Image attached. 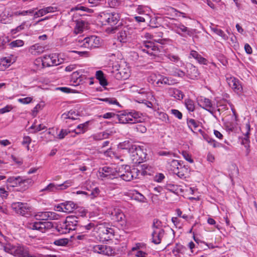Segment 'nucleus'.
Segmentation results:
<instances>
[{
	"instance_id": "f257e3e1",
	"label": "nucleus",
	"mask_w": 257,
	"mask_h": 257,
	"mask_svg": "<svg viewBox=\"0 0 257 257\" xmlns=\"http://www.w3.org/2000/svg\"><path fill=\"white\" fill-rule=\"evenodd\" d=\"M101 171L106 173L105 176H107L108 178H111V177L114 178L120 177L125 181H130L134 178H136L137 176H134V173L138 172V170L135 168L131 169L128 166H125L124 167L122 166L121 168H119L118 170L111 167L105 166L102 168Z\"/></svg>"
},
{
	"instance_id": "f03ea898",
	"label": "nucleus",
	"mask_w": 257,
	"mask_h": 257,
	"mask_svg": "<svg viewBox=\"0 0 257 257\" xmlns=\"http://www.w3.org/2000/svg\"><path fill=\"white\" fill-rule=\"evenodd\" d=\"M82 217L74 215H69L66 217L64 221L57 224L55 227L56 229L60 234H66L70 231L76 229V227L80 225V219Z\"/></svg>"
},
{
	"instance_id": "7ed1b4c3",
	"label": "nucleus",
	"mask_w": 257,
	"mask_h": 257,
	"mask_svg": "<svg viewBox=\"0 0 257 257\" xmlns=\"http://www.w3.org/2000/svg\"><path fill=\"white\" fill-rule=\"evenodd\" d=\"M129 153L134 164H140L146 160L147 153L139 146H133L129 149Z\"/></svg>"
},
{
	"instance_id": "20e7f679",
	"label": "nucleus",
	"mask_w": 257,
	"mask_h": 257,
	"mask_svg": "<svg viewBox=\"0 0 257 257\" xmlns=\"http://www.w3.org/2000/svg\"><path fill=\"white\" fill-rule=\"evenodd\" d=\"M28 249V248L26 246L19 244L14 245L9 243L4 247L6 252L19 257H22L24 254H27Z\"/></svg>"
},
{
	"instance_id": "39448f33",
	"label": "nucleus",
	"mask_w": 257,
	"mask_h": 257,
	"mask_svg": "<svg viewBox=\"0 0 257 257\" xmlns=\"http://www.w3.org/2000/svg\"><path fill=\"white\" fill-rule=\"evenodd\" d=\"M100 18L101 22L104 25L113 26L117 24L120 17L117 13H102L100 14Z\"/></svg>"
},
{
	"instance_id": "423d86ee",
	"label": "nucleus",
	"mask_w": 257,
	"mask_h": 257,
	"mask_svg": "<svg viewBox=\"0 0 257 257\" xmlns=\"http://www.w3.org/2000/svg\"><path fill=\"white\" fill-rule=\"evenodd\" d=\"M11 207L17 214L26 216L31 215V207L26 203L14 202L12 204Z\"/></svg>"
},
{
	"instance_id": "0eeeda50",
	"label": "nucleus",
	"mask_w": 257,
	"mask_h": 257,
	"mask_svg": "<svg viewBox=\"0 0 257 257\" xmlns=\"http://www.w3.org/2000/svg\"><path fill=\"white\" fill-rule=\"evenodd\" d=\"M134 29L128 26H124L117 35L118 40L122 43H126L133 34Z\"/></svg>"
},
{
	"instance_id": "6e6552de",
	"label": "nucleus",
	"mask_w": 257,
	"mask_h": 257,
	"mask_svg": "<svg viewBox=\"0 0 257 257\" xmlns=\"http://www.w3.org/2000/svg\"><path fill=\"white\" fill-rule=\"evenodd\" d=\"M71 185V182L69 181H65L64 183L59 185H55L54 183H50L45 188L42 189L41 191H46L47 192H55L58 190L65 189Z\"/></svg>"
},
{
	"instance_id": "1a4fd4ad",
	"label": "nucleus",
	"mask_w": 257,
	"mask_h": 257,
	"mask_svg": "<svg viewBox=\"0 0 257 257\" xmlns=\"http://www.w3.org/2000/svg\"><path fill=\"white\" fill-rule=\"evenodd\" d=\"M99 44V38L95 36H91L84 39L82 46L88 49H92L98 47Z\"/></svg>"
},
{
	"instance_id": "9d476101",
	"label": "nucleus",
	"mask_w": 257,
	"mask_h": 257,
	"mask_svg": "<svg viewBox=\"0 0 257 257\" xmlns=\"http://www.w3.org/2000/svg\"><path fill=\"white\" fill-rule=\"evenodd\" d=\"M145 48L142 50L150 55L157 56L160 51L159 47L151 41H146L144 43Z\"/></svg>"
},
{
	"instance_id": "9b49d317",
	"label": "nucleus",
	"mask_w": 257,
	"mask_h": 257,
	"mask_svg": "<svg viewBox=\"0 0 257 257\" xmlns=\"http://www.w3.org/2000/svg\"><path fill=\"white\" fill-rule=\"evenodd\" d=\"M98 233L101 238L105 240L111 239L114 235V230L112 228L101 225L98 228Z\"/></svg>"
},
{
	"instance_id": "f8f14e48",
	"label": "nucleus",
	"mask_w": 257,
	"mask_h": 257,
	"mask_svg": "<svg viewBox=\"0 0 257 257\" xmlns=\"http://www.w3.org/2000/svg\"><path fill=\"white\" fill-rule=\"evenodd\" d=\"M7 182L9 183V185L12 187H16L21 186L22 184L29 185L32 183V180L31 179H24L21 177L19 176L17 177H12L8 179Z\"/></svg>"
},
{
	"instance_id": "ddd939ff",
	"label": "nucleus",
	"mask_w": 257,
	"mask_h": 257,
	"mask_svg": "<svg viewBox=\"0 0 257 257\" xmlns=\"http://www.w3.org/2000/svg\"><path fill=\"white\" fill-rule=\"evenodd\" d=\"M93 252L106 255H111L113 250L110 246L104 244L96 245L93 247Z\"/></svg>"
},
{
	"instance_id": "4468645a",
	"label": "nucleus",
	"mask_w": 257,
	"mask_h": 257,
	"mask_svg": "<svg viewBox=\"0 0 257 257\" xmlns=\"http://www.w3.org/2000/svg\"><path fill=\"white\" fill-rule=\"evenodd\" d=\"M44 60L43 61L42 65L44 67H50L57 66L60 64L57 56L55 54L46 55L43 57Z\"/></svg>"
},
{
	"instance_id": "2eb2a0df",
	"label": "nucleus",
	"mask_w": 257,
	"mask_h": 257,
	"mask_svg": "<svg viewBox=\"0 0 257 257\" xmlns=\"http://www.w3.org/2000/svg\"><path fill=\"white\" fill-rule=\"evenodd\" d=\"M175 32L181 36H185L184 34L191 36L194 34V30L189 29L182 24H176L174 25Z\"/></svg>"
},
{
	"instance_id": "dca6fc26",
	"label": "nucleus",
	"mask_w": 257,
	"mask_h": 257,
	"mask_svg": "<svg viewBox=\"0 0 257 257\" xmlns=\"http://www.w3.org/2000/svg\"><path fill=\"white\" fill-rule=\"evenodd\" d=\"M198 104L210 113H213V108L211 101L208 98L201 96L198 99Z\"/></svg>"
},
{
	"instance_id": "f3484780",
	"label": "nucleus",
	"mask_w": 257,
	"mask_h": 257,
	"mask_svg": "<svg viewBox=\"0 0 257 257\" xmlns=\"http://www.w3.org/2000/svg\"><path fill=\"white\" fill-rule=\"evenodd\" d=\"M227 83L237 93H240L242 91V87L240 81L235 77L227 78Z\"/></svg>"
},
{
	"instance_id": "a211bd4d",
	"label": "nucleus",
	"mask_w": 257,
	"mask_h": 257,
	"mask_svg": "<svg viewBox=\"0 0 257 257\" xmlns=\"http://www.w3.org/2000/svg\"><path fill=\"white\" fill-rule=\"evenodd\" d=\"M136 169V168H135ZM137 173H134V176H137V178L139 177V174L141 173L142 175H151L152 173L154 172L153 168L147 164H144L141 166V169L139 170Z\"/></svg>"
},
{
	"instance_id": "6ab92c4d",
	"label": "nucleus",
	"mask_w": 257,
	"mask_h": 257,
	"mask_svg": "<svg viewBox=\"0 0 257 257\" xmlns=\"http://www.w3.org/2000/svg\"><path fill=\"white\" fill-rule=\"evenodd\" d=\"M164 234V229H154L152 233V242L156 244H160Z\"/></svg>"
},
{
	"instance_id": "aec40b11",
	"label": "nucleus",
	"mask_w": 257,
	"mask_h": 257,
	"mask_svg": "<svg viewBox=\"0 0 257 257\" xmlns=\"http://www.w3.org/2000/svg\"><path fill=\"white\" fill-rule=\"evenodd\" d=\"M130 76V71L128 68H121L117 69L114 75L115 78L117 80H125Z\"/></svg>"
},
{
	"instance_id": "412c9836",
	"label": "nucleus",
	"mask_w": 257,
	"mask_h": 257,
	"mask_svg": "<svg viewBox=\"0 0 257 257\" xmlns=\"http://www.w3.org/2000/svg\"><path fill=\"white\" fill-rule=\"evenodd\" d=\"M117 120L120 123H132V119L130 118L129 112L124 111L120 114H116L115 120Z\"/></svg>"
},
{
	"instance_id": "4be33fe9",
	"label": "nucleus",
	"mask_w": 257,
	"mask_h": 257,
	"mask_svg": "<svg viewBox=\"0 0 257 257\" xmlns=\"http://www.w3.org/2000/svg\"><path fill=\"white\" fill-rule=\"evenodd\" d=\"M129 112L130 118L132 119V124L138 123L141 122V116L142 114L138 111H136L134 110H132Z\"/></svg>"
},
{
	"instance_id": "5701e85b",
	"label": "nucleus",
	"mask_w": 257,
	"mask_h": 257,
	"mask_svg": "<svg viewBox=\"0 0 257 257\" xmlns=\"http://www.w3.org/2000/svg\"><path fill=\"white\" fill-rule=\"evenodd\" d=\"M189 173V169L182 164L179 167L178 170L174 174H176L181 179H185Z\"/></svg>"
},
{
	"instance_id": "b1692460",
	"label": "nucleus",
	"mask_w": 257,
	"mask_h": 257,
	"mask_svg": "<svg viewBox=\"0 0 257 257\" xmlns=\"http://www.w3.org/2000/svg\"><path fill=\"white\" fill-rule=\"evenodd\" d=\"M96 78L99 80L100 84L103 87L108 85L107 80L104 76L103 72L101 70H98L96 72Z\"/></svg>"
},
{
	"instance_id": "393cba45",
	"label": "nucleus",
	"mask_w": 257,
	"mask_h": 257,
	"mask_svg": "<svg viewBox=\"0 0 257 257\" xmlns=\"http://www.w3.org/2000/svg\"><path fill=\"white\" fill-rule=\"evenodd\" d=\"M44 51V47L39 44H36L31 46L29 51L33 55H39Z\"/></svg>"
},
{
	"instance_id": "a878e982",
	"label": "nucleus",
	"mask_w": 257,
	"mask_h": 257,
	"mask_svg": "<svg viewBox=\"0 0 257 257\" xmlns=\"http://www.w3.org/2000/svg\"><path fill=\"white\" fill-rule=\"evenodd\" d=\"M63 208L65 209L64 212H72L76 207V204L72 201H65L63 202Z\"/></svg>"
},
{
	"instance_id": "bb28decb",
	"label": "nucleus",
	"mask_w": 257,
	"mask_h": 257,
	"mask_svg": "<svg viewBox=\"0 0 257 257\" xmlns=\"http://www.w3.org/2000/svg\"><path fill=\"white\" fill-rule=\"evenodd\" d=\"M28 228L32 230H36L40 232H43L42 221H38L29 223Z\"/></svg>"
},
{
	"instance_id": "cd10ccee",
	"label": "nucleus",
	"mask_w": 257,
	"mask_h": 257,
	"mask_svg": "<svg viewBox=\"0 0 257 257\" xmlns=\"http://www.w3.org/2000/svg\"><path fill=\"white\" fill-rule=\"evenodd\" d=\"M109 7L113 9H120L123 6V2L121 0H107Z\"/></svg>"
},
{
	"instance_id": "c85d7f7f",
	"label": "nucleus",
	"mask_w": 257,
	"mask_h": 257,
	"mask_svg": "<svg viewBox=\"0 0 257 257\" xmlns=\"http://www.w3.org/2000/svg\"><path fill=\"white\" fill-rule=\"evenodd\" d=\"M245 127L247 131L245 133V138L242 140L241 144L244 145V147L247 148L249 147V140L248 139V135L250 132V124L249 123H246Z\"/></svg>"
},
{
	"instance_id": "c756f323",
	"label": "nucleus",
	"mask_w": 257,
	"mask_h": 257,
	"mask_svg": "<svg viewBox=\"0 0 257 257\" xmlns=\"http://www.w3.org/2000/svg\"><path fill=\"white\" fill-rule=\"evenodd\" d=\"M89 121L77 125L76 129L74 131L76 134H80L85 133L87 130L88 126Z\"/></svg>"
},
{
	"instance_id": "7c9ffc66",
	"label": "nucleus",
	"mask_w": 257,
	"mask_h": 257,
	"mask_svg": "<svg viewBox=\"0 0 257 257\" xmlns=\"http://www.w3.org/2000/svg\"><path fill=\"white\" fill-rule=\"evenodd\" d=\"M190 55L195 58L197 61L200 64H206V59L202 57L196 51H191L190 52Z\"/></svg>"
},
{
	"instance_id": "2f4dec72",
	"label": "nucleus",
	"mask_w": 257,
	"mask_h": 257,
	"mask_svg": "<svg viewBox=\"0 0 257 257\" xmlns=\"http://www.w3.org/2000/svg\"><path fill=\"white\" fill-rule=\"evenodd\" d=\"M109 136V134L106 132H101L96 134L93 135L90 137L94 141H100L107 139Z\"/></svg>"
},
{
	"instance_id": "473e14b6",
	"label": "nucleus",
	"mask_w": 257,
	"mask_h": 257,
	"mask_svg": "<svg viewBox=\"0 0 257 257\" xmlns=\"http://www.w3.org/2000/svg\"><path fill=\"white\" fill-rule=\"evenodd\" d=\"M115 219L117 222H120L122 224L125 222V216L123 213L120 210H117L115 212L114 214Z\"/></svg>"
},
{
	"instance_id": "72a5a7b5",
	"label": "nucleus",
	"mask_w": 257,
	"mask_h": 257,
	"mask_svg": "<svg viewBox=\"0 0 257 257\" xmlns=\"http://www.w3.org/2000/svg\"><path fill=\"white\" fill-rule=\"evenodd\" d=\"M169 91L171 95L175 98L179 100L183 99L184 94L181 90L177 89H171Z\"/></svg>"
},
{
	"instance_id": "f704fd0d",
	"label": "nucleus",
	"mask_w": 257,
	"mask_h": 257,
	"mask_svg": "<svg viewBox=\"0 0 257 257\" xmlns=\"http://www.w3.org/2000/svg\"><path fill=\"white\" fill-rule=\"evenodd\" d=\"M181 165V162L178 161L173 160L170 163V169L175 174L176 173V171L178 170L179 167H180Z\"/></svg>"
},
{
	"instance_id": "c9c22d12",
	"label": "nucleus",
	"mask_w": 257,
	"mask_h": 257,
	"mask_svg": "<svg viewBox=\"0 0 257 257\" xmlns=\"http://www.w3.org/2000/svg\"><path fill=\"white\" fill-rule=\"evenodd\" d=\"M185 249L186 248L183 245L177 243L173 249L172 252L175 256H177L179 253H183Z\"/></svg>"
},
{
	"instance_id": "e433bc0d",
	"label": "nucleus",
	"mask_w": 257,
	"mask_h": 257,
	"mask_svg": "<svg viewBox=\"0 0 257 257\" xmlns=\"http://www.w3.org/2000/svg\"><path fill=\"white\" fill-rule=\"evenodd\" d=\"M185 104L186 108L189 111L193 112L195 110V105L193 100L191 99H187L185 100Z\"/></svg>"
},
{
	"instance_id": "4c0bfd02",
	"label": "nucleus",
	"mask_w": 257,
	"mask_h": 257,
	"mask_svg": "<svg viewBox=\"0 0 257 257\" xmlns=\"http://www.w3.org/2000/svg\"><path fill=\"white\" fill-rule=\"evenodd\" d=\"M11 59L4 57L0 60V70H3L10 65Z\"/></svg>"
},
{
	"instance_id": "58836bf2",
	"label": "nucleus",
	"mask_w": 257,
	"mask_h": 257,
	"mask_svg": "<svg viewBox=\"0 0 257 257\" xmlns=\"http://www.w3.org/2000/svg\"><path fill=\"white\" fill-rule=\"evenodd\" d=\"M211 30L214 33L221 37L224 40L228 39V36L224 34V32L221 29H217L216 27H211Z\"/></svg>"
},
{
	"instance_id": "ea45409f",
	"label": "nucleus",
	"mask_w": 257,
	"mask_h": 257,
	"mask_svg": "<svg viewBox=\"0 0 257 257\" xmlns=\"http://www.w3.org/2000/svg\"><path fill=\"white\" fill-rule=\"evenodd\" d=\"M86 22L84 21H77L76 26L75 28V30L76 31L77 30V33H80L83 31V29L85 26Z\"/></svg>"
},
{
	"instance_id": "a19ab883",
	"label": "nucleus",
	"mask_w": 257,
	"mask_h": 257,
	"mask_svg": "<svg viewBox=\"0 0 257 257\" xmlns=\"http://www.w3.org/2000/svg\"><path fill=\"white\" fill-rule=\"evenodd\" d=\"M133 129L137 132L145 133L147 131V128L142 123H138L133 127Z\"/></svg>"
},
{
	"instance_id": "79ce46f5",
	"label": "nucleus",
	"mask_w": 257,
	"mask_h": 257,
	"mask_svg": "<svg viewBox=\"0 0 257 257\" xmlns=\"http://www.w3.org/2000/svg\"><path fill=\"white\" fill-rule=\"evenodd\" d=\"M49 214L48 211L40 212L38 213L35 216L38 220H48Z\"/></svg>"
},
{
	"instance_id": "37998d69",
	"label": "nucleus",
	"mask_w": 257,
	"mask_h": 257,
	"mask_svg": "<svg viewBox=\"0 0 257 257\" xmlns=\"http://www.w3.org/2000/svg\"><path fill=\"white\" fill-rule=\"evenodd\" d=\"M69 242L68 238H60L54 241V244L57 246H66Z\"/></svg>"
},
{
	"instance_id": "c03bdc74",
	"label": "nucleus",
	"mask_w": 257,
	"mask_h": 257,
	"mask_svg": "<svg viewBox=\"0 0 257 257\" xmlns=\"http://www.w3.org/2000/svg\"><path fill=\"white\" fill-rule=\"evenodd\" d=\"M158 75H159V74H155V73L151 74L148 77V79H147L148 81L152 84H154V85H155V84H157Z\"/></svg>"
},
{
	"instance_id": "a18cd8bd",
	"label": "nucleus",
	"mask_w": 257,
	"mask_h": 257,
	"mask_svg": "<svg viewBox=\"0 0 257 257\" xmlns=\"http://www.w3.org/2000/svg\"><path fill=\"white\" fill-rule=\"evenodd\" d=\"M9 39L8 37H0V50L4 49L6 45L9 43Z\"/></svg>"
},
{
	"instance_id": "49530a36",
	"label": "nucleus",
	"mask_w": 257,
	"mask_h": 257,
	"mask_svg": "<svg viewBox=\"0 0 257 257\" xmlns=\"http://www.w3.org/2000/svg\"><path fill=\"white\" fill-rule=\"evenodd\" d=\"M24 44V41L21 40H16L9 44L11 48H13L14 47H21L23 46Z\"/></svg>"
},
{
	"instance_id": "de8ad7c7",
	"label": "nucleus",
	"mask_w": 257,
	"mask_h": 257,
	"mask_svg": "<svg viewBox=\"0 0 257 257\" xmlns=\"http://www.w3.org/2000/svg\"><path fill=\"white\" fill-rule=\"evenodd\" d=\"M100 193V190L98 187H95L90 191V193H88V196L91 197V199H93L97 197Z\"/></svg>"
},
{
	"instance_id": "09e8293b",
	"label": "nucleus",
	"mask_w": 257,
	"mask_h": 257,
	"mask_svg": "<svg viewBox=\"0 0 257 257\" xmlns=\"http://www.w3.org/2000/svg\"><path fill=\"white\" fill-rule=\"evenodd\" d=\"M133 197L136 200H137L140 202H146L147 200L146 197L138 192L134 194Z\"/></svg>"
},
{
	"instance_id": "8fccbe9b",
	"label": "nucleus",
	"mask_w": 257,
	"mask_h": 257,
	"mask_svg": "<svg viewBox=\"0 0 257 257\" xmlns=\"http://www.w3.org/2000/svg\"><path fill=\"white\" fill-rule=\"evenodd\" d=\"M43 232L46 230L50 229L54 227L53 223L50 221H42Z\"/></svg>"
},
{
	"instance_id": "3c124183",
	"label": "nucleus",
	"mask_w": 257,
	"mask_h": 257,
	"mask_svg": "<svg viewBox=\"0 0 257 257\" xmlns=\"http://www.w3.org/2000/svg\"><path fill=\"white\" fill-rule=\"evenodd\" d=\"M162 225V222L158 219H154L152 225L153 228L154 229H163L161 228Z\"/></svg>"
},
{
	"instance_id": "603ef678",
	"label": "nucleus",
	"mask_w": 257,
	"mask_h": 257,
	"mask_svg": "<svg viewBox=\"0 0 257 257\" xmlns=\"http://www.w3.org/2000/svg\"><path fill=\"white\" fill-rule=\"evenodd\" d=\"M136 145L132 144L130 141H124V142L120 144V147L122 149H126L128 150L129 152V149H130L133 146H136Z\"/></svg>"
},
{
	"instance_id": "864d4df0",
	"label": "nucleus",
	"mask_w": 257,
	"mask_h": 257,
	"mask_svg": "<svg viewBox=\"0 0 257 257\" xmlns=\"http://www.w3.org/2000/svg\"><path fill=\"white\" fill-rule=\"evenodd\" d=\"M71 132L68 129H62L58 135V138L63 139Z\"/></svg>"
},
{
	"instance_id": "5fc2aeb1",
	"label": "nucleus",
	"mask_w": 257,
	"mask_h": 257,
	"mask_svg": "<svg viewBox=\"0 0 257 257\" xmlns=\"http://www.w3.org/2000/svg\"><path fill=\"white\" fill-rule=\"evenodd\" d=\"M26 24V22H24L22 23L21 25H20V26H18L16 28H15L14 29H12L11 30L12 34H15L17 32H20V31L24 30L25 29V28Z\"/></svg>"
},
{
	"instance_id": "6e6d98bb",
	"label": "nucleus",
	"mask_w": 257,
	"mask_h": 257,
	"mask_svg": "<svg viewBox=\"0 0 257 257\" xmlns=\"http://www.w3.org/2000/svg\"><path fill=\"white\" fill-rule=\"evenodd\" d=\"M173 75L175 76H178L179 77H183L185 75V73L178 69H175L173 71Z\"/></svg>"
},
{
	"instance_id": "4d7b16f0",
	"label": "nucleus",
	"mask_w": 257,
	"mask_h": 257,
	"mask_svg": "<svg viewBox=\"0 0 257 257\" xmlns=\"http://www.w3.org/2000/svg\"><path fill=\"white\" fill-rule=\"evenodd\" d=\"M48 220H58L59 218V215L54 212L48 211Z\"/></svg>"
},
{
	"instance_id": "13d9d810",
	"label": "nucleus",
	"mask_w": 257,
	"mask_h": 257,
	"mask_svg": "<svg viewBox=\"0 0 257 257\" xmlns=\"http://www.w3.org/2000/svg\"><path fill=\"white\" fill-rule=\"evenodd\" d=\"M198 122L196 121L195 119H190L187 121V124L189 127L193 126L195 128L198 126Z\"/></svg>"
},
{
	"instance_id": "bf43d9fd",
	"label": "nucleus",
	"mask_w": 257,
	"mask_h": 257,
	"mask_svg": "<svg viewBox=\"0 0 257 257\" xmlns=\"http://www.w3.org/2000/svg\"><path fill=\"white\" fill-rule=\"evenodd\" d=\"M163 84L171 85L174 83V80L171 79V78L164 76V78L162 79Z\"/></svg>"
},
{
	"instance_id": "052dcab7",
	"label": "nucleus",
	"mask_w": 257,
	"mask_h": 257,
	"mask_svg": "<svg viewBox=\"0 0 257 257\" xmlns=\"http://www.w3.org/2000/svg\"><path fill=\"white\" fill-rule=\"evenodd\" d=\"M47 14L45 9H42L35 12L34 14V18H37L40 16H43Z\"/></svg>"
},
{
	"instance_id": "680f3d73",
	"label": "nucleus",
	"mask_w": 257,
	"mask_h": 257,
	"mask_svg": "<svg viewBox=\"0 0 257 257\" xmlns=\"http://www.w3.org/2000/svg\"><path fill=\"white\" fill-rule=\"evenodd\" d=\"M167 58L171 61L174 62H178L180 58L179 57L175 55L172 54H169L167 55Z\"/></svg>"
},
{
	"instance_id": "e2e57ef3",
	"label": "nucleus",
	"mask_w": 257,
	"mask_h": 257,
	"mask_svg": "<svg viewBox=\"0 0 257 257\" xmlns=\"http://www.w3.org/2000/svg\"><path fill=\"white\" fill-rule=\"evenodd\" d=\"M101 100L103 101L108 102L109 104H115L116 105H119L118 102L117 101L116 99L114 98H106L104 99H101Z\"/></svg>"
},
{
	"instance_id": "0e129e2a",
	"label": "nucleus",
	"mask_w": 257,
	"mask_h": 257,
	"mask_svg": "<svg viewBox=\"0 0 257 257\" xmlns=\"http://www.w3.org/2000/svg\"><path fill=\"white\" fill-rule=\"evenodd\" d=\"M182 154L184 158L187 161L191 163L193 162V160L191 158V156L187 152L183 151Z\"/></svg>"
},
{
	"instance_id": "69168bd1",
	"label": "nucleus",
	"mask_w": 257,
	"mask_h": 257,
	"mask_svg": "<svg viewBox=\"0 0 257 257\" xmlns=\"http://www.w3.org/2000/svg\"><path fill=\"white\" fill-rule=\"evenodd\" d=\"M80 227L82 228V229H85L86 230H89L92 228L94 227V224L93 223H89L87 224L86 225H80Z\"/></svg>"
},
{
	"instance_id": "338daca9",
	"label": "nucleus",
	"mask_w": 257,
	"mask_h": 257,
	"mask_svg": "<svg viewBox=\"0 0 257 257\" xmlns=\"http://www.w3.org/2000/svg\"><path fill=\"white\" fill-rule=\"evenodd\" d=\"M208 142L210 145L212 146L213 148H218L221 146V144L212 139H209V140L208 141Z\"/></svg>"
},
{
	"instance_id": "774afa93",
	"label": "nucleus",
	"mask_w": 257,
	"mask_h": 257,
	"mask_svg": "<svg viewBox=\"0 0 257 257\" xmlns=\"http://www.w3.org/2000/svg\"><path fill=\"white\" fill-rule=\"evenodd\" d=\"M172 113L177 118L179 119H182V114L177 109H172L171 110Z\"/></svg>"
}]
</instances>
